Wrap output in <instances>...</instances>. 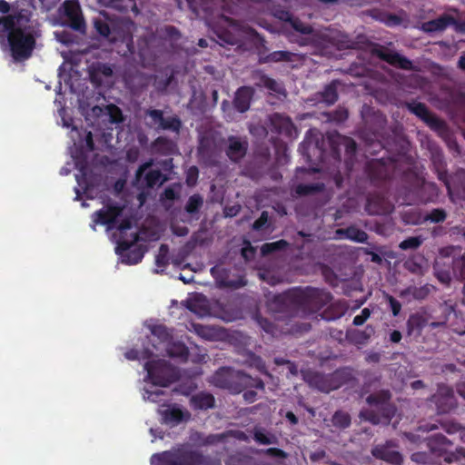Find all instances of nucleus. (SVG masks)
Masks as SVG:
<instances>
[{
  "instance_id": "nucleus-1",
  "label": "nucleus",
  "mask_w": 465,
  "mask_h": 465,
  "mask_svg": "<svg viewBox=\"0 0 465 465\" xmlns=\"http://www.w3.org/2000/svg\"><path fill=\"white\" fill-rule=\"evenodd\" d=\"M149 329V345L140 353L131 350L125 353V357L143 361V369L147 373L144 381L149 386L143 389V398L144 401L158 402L163 391L157 387H167L177 379L175 370L160 357L163 356L165 351L171 357L184 359L188 351L183 343L172 341L164 326L153 325Z\"/></svg>"
},
{
  "instance_id": "nucleus-2",
  "label": "nucleus",
  "mask_w": 465,
  "mask_h": 465,
  "mask_svg": "<svg viewBox=\"0 0 465 465\" xmlns=\"http://www.w3.org/2000/svg\"><path fill=\"white\" fill-rule=\"evenodd\" d=\"M92 221L93 230H95L97 224L106 225L108 230H114L113 237L117 243L115 252L122 262L132 265L142 261L144 251L140 246H134L139 240V235L129 209L107 204L92 215Z\"/></svg>"
},
{
  "instance_id": "nucleus-3",
  "label": "nucleus",
  "mask_w": 465,
  "mask_h": 465,
  "mask_svg": "<svg viewBox=\"0 0 465 465\" xmlns=\"http://www.w3.org/2000/svg\"><path fill=\"white\" fill-rule=\"evenodd\" d=\"M30 16V4L22 1L12 15L0 18V47L15 62L29 58L35 45L37 31Z\"/></svg>"
},
{
  "instance_id": "nucleus-4",
  "label": "nucleus",
  "mask_w": 465,
  "mask_h": 465,
  "mask_svg": "<svg viewBox=\"0 0 465 465\" xmlns=\"http://www.w3.org/2000/svg\"><path fill=\"white\" fill-rule=\"evenodd\" d=\"M59 115L62 118V125L65 128H71L69 133L70 139L73 141V145L69 147V153L74 162L75 167L79 170L78 174L75 175L78 186L74 189L76 197L78 200L80 197V190H83L84 193L88 192L87 181H86V166L85 158L86 153L91 152L94 148L92 141L91 132H82L73 125L71 118H67L65 115V109L62 107L59 109Z\"/></svg>"
},
{
  "instance_id": "nucleus-5",
  "label": "nucleus",
  "mask_w": 465,
  "mask_h": 465,
  "mask_svg": "<svg viewBox=\"0 0 465 465\" xmlns=\"http://www.w3.org/2000/svg\"><path fill=\"white\" fill-rule=\"evenodd\" d=\"M152 465H209L207 460L194 452L183 450L164 451L151 458Z\"/></svg>"
},
{
  "instance_id": "nucleus-6",
  "label": "nucleus",
  "mask_w": 465,
  "mask_h": 465,
  "mask_svg": "<svg viewBox=\"0 0 465 465\" xmlns=\"http://www.w3.org/2000/svg\"><path fill=\"white\" fill-rule=\"evenodd\" d=\"M158 412L162 418V421L169 426H176L190 419V413L178 404L162 405Z\"/></svg>"
},
{
  "instance_id": "nucleus-7",
  "label": "nucleus",
  "mask_w": 465,
  "mask_h": 465,
  "mask_svg": "<svg viewBox=\"0 0 465 465\" xmlns=\"http://www.w3.org/2000/svg\"><path fill=\"white\" fill-rule=\"evenodd\" d=\"M59 12L64 15L72 23L74 29L80 30L82 24L81 8L77 0H66L59 8Z\"/></svg>"
},
{
  "instance_id": "nucleus-8",
  "label": "nucleus",
  "mask_w": 465,
  "mask_h": 465,
  "mask_svg": "<svg viewBox=\"0 0 465 465\" xmlns=\"http://www.w3.org/2000/svg\"><path fill=\"white\" fill-rule=\"evenodd\" d=\"M187 308L199 317L210 315V306L207 299L202 294H193L187 301Z\"/></svg>"
},
{
  "instance_id": "nucleus-9",
  "label": "nucleus",
  "mask_w": 465,
  "mask_h": 465,
  "mask_svg": "<svg viewBox=\"0 0 465 465\" xmlns=\"http://www.w3.org/2000/svg\"><path fill=\"white\" fill-rule=\"evenodd\" d=\"M375 457L385 460L389 462L399 464L401 462V454L395 450L391 443L384 446H378L372 450Z\"/></svg>"
},
{
  "instance_id": "nucleus-10",
  "label": "nucleus",
  "mask_w": 465,
  "mask_h": 465,
  "mask_svg": "<svg viewBox=\"0 0 465 465\" xmlns=\"http://www.w3.org/2000/svg\"><path fill=\"white\" fill-rule=\"evenodd\" d=\"M150 165V163H145L139 168L136 173L137 181L140 183L144 175L147 186L152 187L156 184H161L163 181L161 173L157 170H151L147 172Z\"/></svg>"
},
{
  "instance_id": "nucleus-11",
  "label": "nucleus",
  "mask_w": 465,
  "mask_h": 465,
  "mask_svg": "<svg viewBox=\"0 0 465 465\" xmlns=\"http://www.w3.org/2000/svg\"><path fill=\"white\" fill-rule=\"evenodd\" d=\"M113 74V69L107 64H97L90 71L91 80L96 84H109V78Z\"/></svg>"
},
{
  "instance_id": "nucleus-12",
  "label": "nucleus",
  "mask_w": 465,
  "mask_h": 465,
  "mask_svg": "<svg viewBox=\"0 0 465 465\" xmlns=\"http://www.w3.org/2000/svg\"><path fill=\"white\" fill-rule=\"evenodd\" d=\"M149 115L154 122L158 127L163 129H172L173 131H178L181 125L180 121L177 118H169L164 119L162 115V113L158 110H153L149 112Z\"/></svg>"
},
{
  "instance_id": "nucleus-13",
  "label": "nucleus",
  "mask_w": 465,
  "mask_h": 465,
  "mask_svg": "<svg viewBox=\"0 0 465 465\" xmlns=\"http://www.w3.org/2000/svg\"><path fill=\"white\" fill-rule=\"evenodd\" d=\"M252 94V91L249 87H242L237 91L234 106L239 112L243 113L249 109Z\"/></svg>"
},
{
  "instance_id": "nucleus-14",
  "label": "nucleus",
  "mask_w": 465,
  "mask_h": 465,
  "mask_svg": "<svg viewBox=\"0 0 465 465\" xmlns=\"http://www.w3.org/2000/svg\"><path fill=\"white\" fill-rule=\"evenodd\" d=\"M245 152L244 143L234 137L230 138L227 154L232 161H238L245 154Z\"/></svg>"
},
{
  "instance_id": "nucleus-15",
  "label": "nucleus",
  "mask_w": 465,
  "mask_h": 465,
  "mask_svg": "<svg viewBox=\"0 0 465 465\" xmlns=\"http://www.w3.org/2000/svg\"><path fill=\"white\" fill-rule=\"evenodd\" d=\"M381 57L388 63L399 66L401 68L408 69L411 68V63L406 58L402 57L397 53L393 52H381Z\"/></svg>"
},
{
  "instance_id": "nucleus-16",
  "label": "nucleus",
  "mask_w": 465,
  "mask_h": 465,
  "mask_svg": "<svg viewBox=\"0 0 465 465\" xmlns=\"http://www.w3.org/2000/svg\"><path fill=\"white\" fill-rule=\"evenodd\" d=\"M191 402L196 409H208L213 406L214 399L209 393H199L191 399Z\"/></svg>"
},
{
  "instance_id": "nucleus-17",
  "label": "nucleus",
  "mask_w": 465,
  "mask_h": 465,
  "mask_svg": "<svg viewBox=\"0 0 465 465\" xmlns=\"http://www.w3.org/2000/svg\"><path fill=\"white\" fill-rule=\"evenodd\" d=\"M192 328L196 334L205 340H213L218 336V331L210 326L192 323Z\"/></svg>"
},
{
  "instance_id": "nucleus-18",
  "label": "nucleus",
  "mask_w": 465,
  "mask_h": 465,
  "mask_svg": "<svg viewBox=\"0 0 465 465\" xmlns=\"http://www.w3.org/2000/svg\"><path fill=\"white\" fill-rule=\"evenodd\" d=\"M275 119L279 121V124L274 123L275 127L279 130L280 133H286L288 134H292L293 130V125L288 117H283L281 115H276Z\"/></svg>"
},
{
  "instance_id": "nucleus-19",
  "label": "nucleus",
  "mask_w": 465,
  "mask_h": 465,
  "mask_svg": "<svg viewBox=\"0 0 465 465\" xmlns=\"http://www.w3.org/2000/svg\"><path fill=\"white\" fill-rule=\"evenodd\" d=\"M105 111L111 123L118 124L123 121L122 112L117 106L110 104L106 106Z\"/></svg>"
},
{
  "instance_id": "nucleus-20",
  "label": "nucleus",
  "mask_w": 465,
  "mask_h": 465,
  "mask_svg": "<svg viewBox=\"0 0 465 465\" xmlns=\"http://www.w3.org/2000/svg\"><path fill=\"white\" fill-rule=\"evenodd\" d=\"M346 238L355 242H363L367 240V234L360 230L349 228L346 232Z\"/></svg>"
},
{
  "instance_id": "nucleus-21",
  "label": "nucleus",
  "mask_w": 465,
  "mask_h": 465,
  "mask_svg": "<svg viewBox=\"0 0 465 465\" xmlns=\"http://www.w3.org/2000/svg\"><path fill=\"white\" fill-rule=\"evenodd\" d=\"M168 262V248L166 245H162L159 249L158 254L155 258L156 266L161 268L164 267Z\"/></svg>"
},
{
  "instance_id": "nucleus-22",
  "label": "nucleus",
  "mask_w": 465,
  "mask_h": 465,
  "mask_svg": "<svg viewBox=\"0 0 465 465\" xmlns=\"http://www.w3.org/2000/svg\"><path fill=\"white\" fill-rule=\"evenodd\" d=\"M229 371L226 369H222L219 371H217L213 377V384L221 388L226 387L228 384L224 378L227 377Z\"/></svg>"
},
{
  "instance_id": "nucleus-23",
  "label": "nucleus",
  "mask_w": 465,
  "mask_h": 465,
  "mask_svg": "<svg viewBox=\"0 0 465 465\" xmlns=\"http://www.w3.org/2000/svg\"><path fill=\"white\" fill-rule=\"evenodd\" d=\"M350 421L349 415L344 412H336L332 418L333 424L342 428L349 426Z\"/></svg>"
},
{
  "instance_id": "nucleus-24",
  "label": "nucleus",
  "mask_w": 465,
  "mask_h": 465,
  "mask_svg": "<svg viewBox=\"0 0 465 465\" xmlns=\"http://www.w3.org/2000/svg\"><path fill=\"white\" fill-rule=\"evenodd\" d=\"M240 380H241L242 383L244 384L245 387H255V388L261 389V390L263 389L262 381H261L259 380H254L248 375L242 374L240 376Z\"/></svg>"
},
{
  "instance_id": "nucleus-25",
  "label": "nucleus",
  "mask_w": 465,
  "mask_h": 465,
  "mask_svg": "<svg viewBox=\"0 0 465 465\" xmlns=\"http://www.w3.org/2000/svg\"><path fill=\"white\" fill-rule=\"evenodd\" d=\"M421 242H422V240L420 237H411V238H408V239L402 241L400 243V247L402 250L414 249V248H417L418 246H420L421 244Z\"/></svg>"
},
{
  "instance_id": "nucleus-26",
  "label": "nucleus",
  "mask_w": 465,
  "mask_h": 465,
  "mask_svg": "<svg viewBox=\"0 0 465 465\" xmlns=\"http://www.w3.org/2000/svg\"><path fill=\"white\" fill-rule=\"evenodd\" d=\"M203 200L199 195H193L190 197L187 205L186 210L188 213H194L198 210V208L202 205Z\"/></svg>"
},
{
  "instance_id": "nucleus-27",
  "label": "nucleus",
  "mask_w": 465,
  "mask_h": 465,
  "mask_svg": "<svg viewBox=\"0 0 465 465\" xmlns=\"http://www.w3.org/2000/svg\"><path fill=\"white\" fill-rule=\"evenodd\" d=\"M411 109L415 114H417L425 121H428L430 117L427 108L421 104H414L411 107Z\"/></svg>"
},
{
  "instance_id": "nucleus-28",
  "label": "nucleus",
  "mask_w": 465,
  "mask_h": 465,
  "mask_svg": "<svg viewBox=\"0 0 465 465\" xmlns=\"http://www.w3.org/2000/svg\"><path fill=\"white\" fill-rule=\"evenodd\" d=\"M285 244H286V242L284 241H279L276 242L266 243V244L262 245V252L263 254H266L268 252H273L274 250H276Z\"/></svg>"
},
{
  "instance_id": "nucleus-29",
  "label": "nucleus",
  "mask_w": 465,
  "mask_h": 465,
  "mask_svg": "<svg viewBox=\"0 0 465 465\" xmlns=\"http://www.w3.org/2000/svg\"><path fill=\"white\" fill-rule=\"evenodd\" d=\"M369 317H370V311L368 309H363L361 311V314L354 317L353 323L356 326L362 325Z\"/></svg>"
},
{
  "instance_id": "nucleus-30",
  "label": "nucleus",
  "mask_w": 465,
  "mask_h": 465,
  "mask_svg": "<svg viewBox=\"0 0 465 465\" xmlns=\"http://www.w3.org/2000/svg\"><path fill=\"white\" fill-rule=\"evenodd\" d=\"M198 177V170L195 167H191L187 171V183L189 185H193L196 183Z\"/></svg>"
},
{
  "instance_id": "nucleus-31",
  "label": "nucleus",
  "mask_w": 465,
  "mask_h": 465,
  "mask_svg": "<svg viewBox=\"0 0 465 465\" xmlns=\"http://www.w3.org/2000/svg\"><path fill=\"white\" fill-rule=\"evenodd\" d=\"M336 93L332 87H328L324 92V100L328 104H332L336 100Z\"/></svg>"
},
{
  "instance_id": "nucleus-32",
  "label": "nucleus",
  "mask_w": 465,
  "mask_h": 465,
  "mask_svg": "<svg viewBox=\"0 0 465 465\" xmlns=\"http://www.w3.org/2000/svg\"><path fill=\"white\" fill-rule=\"evenodd\" d=\"M95 27L101 35L107 36L110 34L108 25L104 22L96 21Z\"/></svg>"
},
{
  "instance_id": "nucleus-33",
  "label": "nucleus",
  "mask_w": 465,
  "mask_h": 465,
  "mask_svg": "<svg viewBox=\"0 0 465 465\" xmlns=\"http://www.w3.org/2000/svg\"><path fill=\"white\" fill-rule=\"evenodd\" d=\"M445 27V22L442 19H439L437 21H433L427 25V30H441Z\"/></svg>"
},
{
  "instance_id": "nucleus-34",
  "label": "nucleus",
  "mask_w": 465,
  "mask_h": 465,
  "mask_svg": "<svg viewBox=\"0 0 465 465\" xmlns=\"http://www.w3.org/2000/svg\"><path fill=\"white\" fill-rule=\"evenodd\" d=\"M428 218L432 222L438 223L444 220L445 213L442 211L435 210L428 216Z\"/></svg>"
},
{
  "instance_id": "nucleus-35",
  "label": "nucleus",
  "mask_w": 465,
  "mask_h": 465,
  "mask_svg": "<svg viewBox=\"0 0 465 465\" xmlns=\"http://www.w3.org/2000/svg\"><path fill=\"white\" fill-rule=\"evenodd\" d=\"M255 440L262 444H270L272 442L270 437L260 430L255 432Z\"/></svg>"
},
{
  "instance_id": "nucleus-36",
  "label": "nucleus",
  "mask_w": 465,
  "mask_h": 465,
  "mask_svg": "<svg viewBox=\"0 0 465 465\" xmlns=\"http://www.w3.org/2000/svg\"><path fill=\"white\" fill-rule=\"evenodd\" d=\"M54 35H55L56 40L62 44L67 45L71 42L69 35L64 32H62V33L56 32V33H54Z\"/></svg>"
},
{
  "instance_id": "nucleus-37",
  "label": "nucleus",
  "mask_w": 465,
  "mask_h": 465,
  "mask_svg": "<svg viewBox=\"0 0 465 465\" xmlns=\"http://www.w3.org/2000/svg\"><path fill=\"white\" fill-rule=\"evenodd\" d=\"M438 279L443 283H449L450 281V275L448 272L437 271L436 272Z\"/></svg>"
},
{
  "instance_id": "nucleus-38",
  "label": "nucleus",
  "mask_w": 465,
  "mask_h": 465,
  "mask_svg": "<svg viewBox=\"0 0 465 465\" xmlns=\"http://www.w3.org/2000/svg\"><path fill=\"white\" fill-rule=\"evenodd\" d=\"M266 222H267V214L265 213H262L260 219L254 223V224H253L254 229H260Z\"/></svg>"
},
{
  "instance_id": "nucleus-39",
  "label": "nucleus",
  "mask_w": 465,
  "mask_h": 465,
  "mask_svg": "<svg viewBox=\"0 0 465 465\" xmlns=\"http://www.w3.org/2000/svg\"><path fill=\"white\" fill-rule=\"evenodd\" d=\"M251 365H254L257 369H259L261 371H263L264 365L260 358L253 357L251 362Z\"/></svg>"
},
{
  "instance_id": "nucleus-40",
  "label": "nucleus",
  "mask_w": 465,
  "mask_h": 465,
  "mask_svg": "<svg viewBox=\"0 0 465 465\" xmlns=\"http://www.w3.org/2000/svg\"><path fill=\"white\" fill-rule=\"evenodd\" d=\"M238 212H239L238 206H233L232 208H226L224 211L225 215L230 216V217L235 216Z\"/></svg>"
},
{
  "instance_id": "nucleus-41",
  "label": "nucleus",
  "mask_w": 465,
  "mask_h": 465,
  "mask_svg": "<svg viewBox=\"0 0 465 465\" xmlns=\"http://www.w3.org/2000/svg\"><path fill=\"white\" fill-rule=\"evenodd\" d=\"M252 248L250 246V243H248V246L242 248V254L245 259H248L252 254Z\"/></svg>"
},
{
  "instance_id": "nucleus-42",
  "label": "nucleus",
  "mask_w": 465,
  "mask_h": 465,
  "mask_svg": "<svg viewBox=\"0 0 465 465\" xmlns=\"http://www.w3.org/2000/svg\"><path fill=\"white\" fill-rule=\"evenodd\" d=\"M293 26L297 31H300L302 33H310L311 29L309 26H303L302 25H298L297 23H293Z\"/></svg>"
},
{
  "instance_id": "nucleus-43",
  "label": "nucleus",
  "mask_w": 465,
  "mask_h": 465,
  "mask_svg": "<svg viewBox=\"0 0 465 465\" xmlns=\"http://www.w3.org/2000/svg\"><path fill=\"white\" fill-rule=\"evenodd\" d=\"M9 11V4L5 0H0V13L5 14Z\"/></svg>"
},
{
  "instance_id": "nucleus-44",
  "label": "nucleus",
  "mask_w": 465,
  "mask_h": 465,
  "mask_svg": "<svg viewBox=\"0 0 465 465\" xmlns=\"http://www.w3.org/2000/svg\"><path fill=\"white\" fill-rule=\"evenodd\" d=\"M391 309H392L393 314L397 315L401 309L400 304L392 299H391Z\"/></svg>"
},
{
  "instance_id": "nucleus-45",
  "label": "nucleus",
  "mask_w": 465,
  "mask_h": 465,
  "mask_svg": "<svg viewBox=\"0 0 465 465\" xmlns=\"http://www.w3.org/2000/svg\"><path fill=\"white\" fill-rule=\"evenodd\" d=\"M401 339V334L400 331H394L391 334V340L393 341V342H399Z\"/></svg>"
},
{
  "instance_id": "nucleus-46",
  "label": "nucleus",
  "mask_w": 465,
  "mask_h": 465,
  "mask_svg": "<svg viewBox=\"0 0 465 465\" xmlns=\"http://www.w3.org/2000/svg\"><path fill=\"white\" fill-rule=\"evenodd\" d=\"M164 195L168 199H173L175 197V192L173 189L168 188L165 190Z\"/></svg>"
},
{
  "instance_id": "nucleus-47",
  "label": "nucleus",
  "mask_w": 465,
  "mask_h": 465,
  "mask_svg": "<svg viewBox=\"0 0 465 465\" xmlns=\"http://www.w3.org/2000/svg\"><path fill=\"white\" fill-rule=\"evenodd\" d=\"M243 397H244L245 401L252 402L254 400V393L252 391H246L243 394Z\"/></svg>"
},
{
  "instance_id": "nucleus-48",
  "label": "nucleus",
  "mask_w": 465,
  "mask_h": 465,
  "mask_svg": "<svg viewBox=\"0 0 465 465\" xmlns=\"http://www.w3.org/2000/svg\"><path fill=\"white\" fill-rule=\"evenodd\" d=\"M286 417L292 423L295 424L297 422V419L293 413L288 412Z\"/></svg>"
},
{
  "instance_id": "nucleus-49",
  "label": "nucleus",
  "mask_w": 465,
  "mask_h": 465,
  "mask_svg": "<svg viewBox=\"0 0 465 465\" xmlns=\"http://www.w3.org/2000/svg\"><path fill=\"white\" fill-rule=\"evenodd\" d=\"M286 363L288 365L290 372L292 374H296L297 373L296 367L292 363H291L290 361H286Z\"/></svg>"
},
{
  "instance_id": "nucleus-50",
  "label": "nucleus",
  "mask_w": 465,
  "mask_h": 465,
  "mask_svg": "<svg viewBox=\"0 0 465 465\" xmlns=\"http://www.w3.org/2000/svg\"><path fill=\"white\" fill-rule=\"evenodd\" d=\"M70 172H71V170L65 166L61 169L60 173L62 175H67Z\"/></svg>"
},
{
  "instance_id": "nucleus-51",
  "label": "nucleus",
  "mask_w": 465,
  "mask_h": 465,
  "mask_svg": "<svg viewBox=\"0 0 465 465\" xmlns=\"http://www.w3.org/2000/svg\"><path fill=\"white\" fill-rule=\"evenodd\" d=\"M459 64L461 68L465 69V55L460 57Z\"/></svg>"
},
{
  "instance_id": "nucleus-52",
  "label": "nucleus",
  "mask_w": 465,
  "mask_h": 465,
  "mask_svg": "<svg viewBox=\"0 0 465 465\" xmlns=\"http://www.w3.org/2000/svg\"><path fill=\"white\" fill-rule=\"evenodd\" d=\"M199 45L202 47H205L207 45L206 41L203 39L199 40Z\"/></svg>"
},
{
  "instance_id": "nucleus-53",
  "label": "nucleus",
  "mask_w": 465,
  "mask_h": 465,
  "mask_svg": "<svg viewBox=\"0 0 465 465\" xmlns=\"http://www.w3.org/2000/svg\"><path fill=\"white\" fill-rule=\"evenodd\" d=\"M421 385V381H417L412 383L413 388H419Z\"/></svg>"
},
{
  "instance_id": "nucleus-54",
  "label": "nucleus",
  "mask_w": 465,
  "mask_h": 465,
  "mask_svg": "<svg viewBox=\"0 0 465 465\" xmlns=\"http://www.w3.org/2000/svg\"><path fill=\"white\" fill-rule=\"evenodd\" d=\"M417 318L415 316H412L409 320V324H413L416 322Z\"/></svg>"
},
{
  "instance_id": "nucleus-55",
  "label": "nucleus",
  "mask_w": 465,
  "mask_h": 465,
  "mask_svg": "<svg viewBox=\"0 0 465 465\" xmlns=\"http://www.w3.org/2000/svg\"><path fill=\"white\" fill-rule=\"evenodd\" d=\"M367 401H368V402H369V403H372V402H374L376 400H375V398H374L373 396H370V397H368Z\"/></svg>"
},
{
  "instance_id": "nucleus-56",
  "label": "nucleus",
  "mask_w": 465,
  "mask_h": 465,
  "mask_svg": "<svg viewBox=\"0 0 465 465\" xmlns=\"http://www.w3.org/2000/svg\"><path fill=\"white\" fill-rule=\"evenodd\" d=\"M50 22H51V24H52L53 25H59V22H58V21H56V20H54H54H50Z\"/></svg>"
},
{
  "instance_id": "nucleus-57",
  "label": "nucleus",
  "mask_w": 465,
  "mask_h": 465,
  "mask_svg": "<svg viewBox=\"0 0 465 465\" xmlns=\"http://www.w3.org/2000/svg\"><path fill=\"white\" fill-rule=\"evenodd\" d=\"M275 362H276L277 364H282V363L284 362V361H282V360H281V361H280V360L276 359V360H275Z\"/></svg>"
},
{
  "instance_id": "nucleus-58",
  "label": "nucleus",
  "mask_w": 465,
  "mask_h": 465,
  "mask_svg": "<svg viewBox=\"0 0 465 465\" xmlns=\"http://www.w3.org/2000/svg\"><path fill=\"white\" fill-rule=\"evenodd\" d=\"M150 432H151V434H152L154 438L156 437V435H155V430H154L153 429H151V430H150Z\"/></svg>"
},
{
  "instance_id": "nucleus-59",
  "label": "nucleus",
  "mask_w": 465,
  "mask_h": 465,
  "mask_svg": "<svg viewBox=\"0 0 465 465\" xmlns=\"http://www.w3.org/2000/svg\"><path fill=\"white\" fill-rule=\"evenodd\" d=\"M186 233H187V231L186 230H183L179 234L183 235V234H186Z\"/></svg>"
},
{
  "instance_id": "nucleus-60",
  "label": "nucleus",
  "mask_w": 465,
  "mask_h": 465,
  "mask_svg": "<svg viewBox=\"0 0 465 465\" xmlns=\"http://www.w3.org/2000/svg\"><path fill=\"white\" fill-rule=\"evenodd\" d=\"M277 55H279V56L282 57L284 54H283L282 53H280V54H274V56H277Z\"/></svg>"
},
{
  "instance_id": "nucleus-61",
  "label": "nucleus",
  "mask_w": 465,
  "mask_h": 465,
  "mask_svg": "<svg viewBox=\"0 0 465 465\" xmlns=\"http://www.w3.org/2000/svg\"><path fill=\"white\" fill-rule=\"evenodd\" d=\"M82 206H83V207H87L88 205H87V203H84H84H82Z\"/></svg>"
},
{
  "instance_id": "nucleus-62",
  "label": "nucleus",
  "mask_w": 465,
  "mask_h": 465,
  "mask_svg": "<svg viewBox=\"0 0 465 465\" xmlns=\"http://www.w3.org/2000/svg\"><path fill=\"white\" fill-rule=\"evenodd\" d=\"M54 104H61V102H59L57 99L54 101Z\"/></svg>"
},
{
  "instance_id": "nucleus-63",
  "label": "nucleus",
  "mask_w": 465,
  "mask_h": 465,
  "mask_svg": "<svg viewBox=\"0 0 465 465\" xmlns=\"http://www.w3.org/2000/svg\"><path fill=\"white\" fill-rule=\"evenodd\" d=\"M181 279L183 280V282H186V278H182Z\"/></svg>"
},
{
  "instance_id": "nucleus-64",
  "label": "nucleus",
  "mask_w": 465,
  "mask_h": 465,
  "mask_svg": "<svg viewBox=\"0 0 465 465\" xmlns=\"http://www.w3.org/2000/svg\"><path fill=\"white\" fill-rule=\"evenodd\" d=\"M181 279L183 280V282H186V278H182Z\"/></svg>"
}]
</instances>
